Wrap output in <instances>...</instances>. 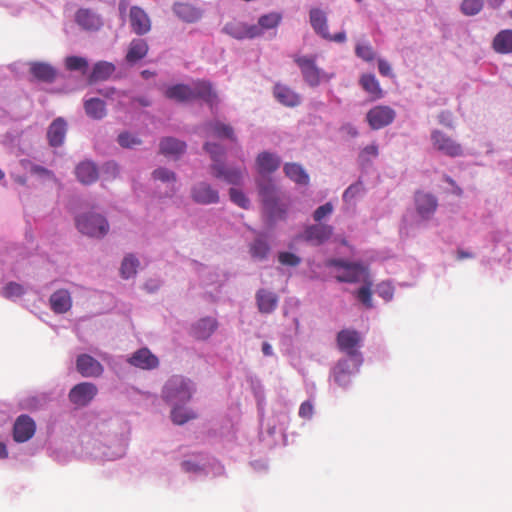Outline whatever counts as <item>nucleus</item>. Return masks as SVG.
I'll return each mask as SVG.
<instances>
[{
	"label": "nucleus",
	"instance_id": "f257e3e1",
	"mask_svg": "<svg viewBox=\"0 0 512 512\" xmlns=\"http://www.w3.org/2000/svg\"><path fill=\"white\" fill-rule=\"evenodd\" d=\"M259 195L272 223L286 218L290 200L279 191L271 179L259 183Z\"/></svg>",
	"mask_w": 512,
	"mask_h": 512
},
{
	"label": "nucleus",
	"instance_id": "f03ea898",
	"mask_svg": "<svg viewBox=\"0 0 512 512\" xmlns=\"http://www.w3.org/2000/svg\"><path fill=\"white\" fill-rule=\"evenodd\" d=\"M293 60L300 69L304 82L310 87H317L333 77V74H328L317 66V55H294Z\"/></svg>",
	"mask_w": 512,
	"mask_h": 512
},
{
	"label": "nucleus",
	"instance_id": "7ed1b4c3",
	"mask_svg": "<svg viewBox=\"0 0 512 512\" xmlns=\"http://www.w3.org/2000/svg\"><path fill=\"white\" fill-rule=\"evenodd\" d=\"M194 385L191 380L182 376L171 377L163 388L164 399L172 404L186 403L192 398Z\"/></svg>",
	"mask_w": 512,
	"mask_h": 512
},
{
	"label": "nucleus",
	"instance_id": "20e7f679",
	"mask_svg": "<svg viewBox=\"0 0 512 512\" xmlns=\"http://www.w3.org/2000/svg\"><path fill=\"white\" fill-rule=\"evenodd\" d=\"M326 265L335 267L339 271L335 276L339 282L356 283L368 277L367 268L360 263L330 259L326 262Z\"/></svg>",
	"mask_w": 512,
	"mask_h": 512
},
{
	"label": "nucleus",
	"instance_id": "39448f33",
	"mask_svg": "<svg viewBox=\"0 0 512 512\" xmlns=\"http://www.w3.org/2000/svg\"><path fill=\"white\" fill-rule=\"evenodd\" d=\"M78 230L85 235L101 238L109 231V224L105 217L96 213H88L76 219Z\"/></svg>",
	"mask_w": 512,
	"mask_h": 512
},
{
	"label": "nucleus",
	"instance_id": "423d86ee",
	"mask_svg": "<svg viewBox=\"0 0 512 512\" xmlns=\"http://www.w3.org/2000/svg\"><path fill=\"white\" fill-rule=\"evenodd\" d=\"M431 141L433 147L437 151L449 157H458L463 154L461 144L456 142L452 137L443 131L433 130L431 133Z\"/></svg>",
	"mask_w": 512,
	"mask_h": 512
},
{
	"label": "nucleus",
	"instance_id": "0eeeda50",
	"mask_svg": "<svg viewBox=\"0 0 512 512\" xmlns=\"http://www.w3.org/2000/svg\"><path fill=\"white\" fill-rule=\"evenodd\" d=\"M395 116V111L389 106L378 105L367 112L366 120L373 130H379L390 125Z\"/></svg>",
	"mask_w": 512,
	"mask_h": 512
},
{
	"label": "nucleus",
	"instance_id": "6e6552de",
	"mask_svg": "<svg viewBox=\"0 0 512 512\" xmlns=\"http://www.w3.org/2000/svg\"><path fill=\"white\" fill-rule=\"evenodd\" d=\"M98 389L90 382H82L75 385L69 392V400L79 407L88 405L96 396Z\"/></svg>",
	"mask_w": 512,
	"mask_h": 512
},
{
	"label": "nucleus",
	"instance_id": "1a4fd4ad",
	"mask_svg": "<svg viewBox=\"0 0 512 512\" xmlns=\"http://www.w3.org/2000/svg\"><path fill=\"white\" fill-rule=\"evenodd\" d=\"M332 234V226L318 223L307 226L303 232L302 238L305 241L318 246L328 241Z\"/></svg>",
	"mask_w": 512,
	"mask_h": 512
},
{
	"label": "nucleus",
	"instance_id": "9d476101",
	"mask_svg": "<svg viewBox=\"0 0 512 512\" xmlns=\"http://www.w3.org/2000/svg\"><path fill=\"white\" fill-rule=\"evenodd\" d=\"M191 198L201 205L216 204L219 202V193L210 184L200 182L192 187Z\"/></svg>",
	"mask_w": 512,
	"mask_h": 512
},
{
	"label": "nucleus",
	"instance_id": "9b49d317",
	"mask_svg": "<svg viewBox=\"0 0 512 512\" xmlns=\"http://www.w3.org/2000/svg\"><path fill=\"white\" fill-rule=\"evenodd\" d=\"M127 362L136 368L142 370H152L159 366V359L148 348H140L135 351Z\"/></svg>",
	"mask_w": 512,
	"mask_h": 512
},
{
	"label": "nucleus",
	"instance_id": "f8f14e48",
	"mask_svg": "<svg viewBox=\"0 0 512 512\" xmlns=\"http://www.w3.org/2000/svg\"><path fill=\"white\" fill-rule=\"evenodd\" d=\"M76 369L83 377H100L104 372L103 365L88 354H81L76 359Z\"/></svg>",
	"mask_w": 512,
	"mask_h": 512
},
{
	"label": "nucleus",
	"instance_id": "ddd939ff",
	"mask_svg": "<svg viewBox=\"0 0 512 512\" xmlns=\"http://www.w3.org/2000/svg\"><path fill=\"white\" fill-rule=\"evenodd\" d=\"M36 425L28 415H20L13 427V438L16 442H26L35 434Z\"/></svg>",
	"mask_w": 512,
	"mask_h": 512
},
{
	"label": "nucleus",
	"instance_id": "4468645a",
	"mask_svg": "<svg viewBox=\"0 0 512 512\" xmlns=\"http://www.w3.org/2000/svg\"><path fill=\"white\" fill-rule=\"evenodd\" d=\"M191 87L193 88V100L202 99L211 109L218 105V96L209 81L198 80Z\"/></svg>",
	"mask_w": 512,
	"mask_h": 512
},
{
	"label": "nucleus",
	"instance_id": "2eb2a0df",
	"mask_svg": "<svg viewBox=\"0 0 512 512\" xmlns=\"http://www.w3.org/2000/svg\"><path fill=\"white\" fill-rule=\"evenodd\" d=\"M360 334L355 330L344 329L337 335V345L341 351L348 355H355L356 348L360 344Z\"/></svg>",
	"mask_w": 512,
	"mask_h": 512
},
{
	"label": "nucleus",
	"instance_id": "dca6fc26",
	"mask_svg": "<svg viewBox=\"0 0 512 512\" xmlns=\"http://www.w3.org/2000/svg\"><path fill=\"white\" fill-rule=\"evenodd\" d=\"M276 100L284 106L295 107L301 103V97L287 85L276 83L273 88Z\"/></svg>",
	"mask_w": 512,
	"mask_h": 512
},
{
	"label": "nucleus",
	"instance_id": "f3484780",
	"mask_svg": "<svg viewBox=\"0 0 512 512\" xmlns=\"http://www.w3.org/2000/svg\"><path fill=\"white\" fill-rule=\"evenodd\" d=\"M415 205L418 214L424 219H429L436 211L438 203L433 195L418 192L415 195Z\"/></svg>",
	"mask_w": 512,
	"mask_h": 512
},
{
	"label": "nucleus",
	"instance_id": "a211bd4d",
	"mask_svg": "<svg viewBox=\"0 0 512 512\" xmlns=\"http://www.w3.org/2000/svg\"><path fill=\"white\" fill-rule=\"evenodd\" d=\"M75 20L77 24L85 30H98L103 25L101 16L91 9H79L76 12Z\"/></svg>",
	"mask_w": 512,
	"mask_h": 512
},
{
	"label": "nucleus",
	"instance_id": "6ab92c4d",
	"mask_svg": "<svg viewBox=\"0 0 512 512\" xmlns=\"http://www.w3.org/2000/svg\"><path fill=\"white\" fill-rule=\"evenodd\" d=\"M212 175L217 179H223L229 184L237 185L241 182L244 170L240 168H226L224 164H212Z\"/></svg>",
	"mask_w": 512,
	"mask_h": 512
},
{
	"label": "nucleus",
	"instance_id": "aec40b11",
	"mask_svg": "<svg viewBox=\"0 0 512 512\" xmlns=\"http://www.w3.org/2000/svg\"><path fill=\"white\" fill-rule=\"evenodd\" d=\"M50 307L54 313L64 314L72 307V298L70 292L66 289L55 291L49 299Z\"/></svg>",
	"mask_w": 512,
	"mask_h": 512
},
{
	"label": "nucleus",
	"instance_id": "412c9836",
	"mask_svg": "<svg viewBox=\"0 0 512 512\" xmlns=\"http://www.w3.org/2000/svg\"><path fill=\"white\" fill-rule=\"evenodd\" d=\"M310 24L314 32L320 37H329L328 19L326 13L319 8H312L309 12Z\"/></svg>",
	"mask_w": 512,
	"mask_h": 512
},
{
	"label": "nucleus",
	"instance_id": "4be33fe9",
	"mask_svg": "<svg viewBox=\"0 0 512 512\" xmlns=\"http://www.w3.org/2000/svg\"><path fill=\"white\" fill-rule=\"evenodd\" d=\"M218 322L215 318L204 317L192 327V335L199 340L208 339L217 329Z\"/></svg>",
	"mask_w": 512,
	"mask_h": 512
},
{
	"label": "nucleus",
	"instance_id": "5701e85b",
	"mask_svg": "<svg viewBox=\"0 0 512 512\" xmlns=\"http://www.w3.org/2000/svg\"><path fill=\"white\" fill-rule=\"evenodd\" d=\"M130 24L133 31L138 35L146 34L150 30V20L147 14L139 7L131 8Z\"/></svg>",
	"mask_w": 512,
	"mask_h": 512
},
{
	"label": "nucleus",
	"instance_id": "b1692460",
	"mask_svg": "<svg viewBox=\"0 0 512 512\" xmlns=\"http://www.w3.org/2000/svg\"><path fill=\"white\" fill-rule=\"evenodd\" d=\"M75 174L79 182L84 185L94 183L98 179L97 166L91 161H83L75 168Z\"/></svg>",
	"mask_w": 512,
	"mask_h": 512
},
{
	"label": "nucleus",
	"instance_id": "393cba45",
	"mask_svg": "<svg viewBox=\"0 0 512 512\" xmlns=\"http://www.w3.org/2000/svg\"><path fill=\"white\" fill-rule=\"evenodd\" d=\"M258 310L263 314L272 313L278 305V296L266 289H260L256 293Z\"/></svg>",
	"mask_w": 512,
	"mask_h": 512
},
{
	"label": "nucleus",
	"instance_id": "a878e982",
	"mask_svg": "<svg viewBox=\"0 0 512 512\" xmlns=\"http://www.w3.org/2000/svg\"><path fill=\"white\" fill-rule=\"evenodd\" d=\"M67 131V124L62 118L55 119L49 126L47 137L49 144L53 147H59L63 144Z\"/></svg>",
	"mask_w": 512,
	"mask_h": 512
},
{
	"label": "nucleus",
	"instance_id": "bb28decb",
	"mask_svg": "<svg viewBox=\"0 0 512 512\" xmlns=\"http://www.w3.org/2000/svg\"><path fill=\"white\" fill-rule=\"evenodd\" d=\"M207 136H213L217 138H228L233 142H236L233 128L220 121H213L205 124L204 126Z\"/></svg>",
	"mask_w": 512,
	"mask_h": 512
},
{
	"label": "nucleus",
	"instance_id": "cd10ccee",
	"mask_svg": "<svg viewBox=\"0 0 512 512\" xmlns=\"http://www.w3.org/2000/svg\"><path fill=\"white\" fill-rule=\"evenodd\" d=\"M30 73L39 81L51 83L55 80L57 72L50 64L43 62L30 63Z\"/></svg>",
	"mask_w": 512,
	"mask_h": 512
},
{
	"label": "nucleus",
	"instance_id": "c85d7f7f",
	"mask_svg": "<svg viewBox=\"0 0 512 512\" xmlns=\"http://www.w3.org/2000/svg\"><path fill=\"white\" fill-rule=\"evenodd\" d=\"M164 95L177 102H188L193 100V88L186 84H176L168 87Z\"/></svg>",
	"mask_w": 512,
	"mask_h": 512
},
{
	"label": "nucleus",
	"instance_id": "c756f323",
	"mask_svg": "<svg viewBox=\"0 0 512 512\" xmlns=\"http://www.w3.org/2000/svg\"><path fill=\"white\" fill-rule=\"evenodd\" d=\"M257 168L260 174L272 173L280 166V159L269 152H262L256 159Z\"/></svg>",
	"mask_w": 512,
	"mask_h": 512
},
{
	"label": "nucleus",
	"instance_id": "7c9ffc66",
	"mask_svg": "<svg viewBox=\"0 0 512 512\" xmlns=\"http://www.w3.org/2000/svg\"><path fill=\"white\" fill-rule=\"evenodd\" d=\"M160 152L165 156H179L184 153L186 144L173 137H166L160 141Z\"/></svg>",
	"mask_w": 512,
	"mask_h": 512
},
{
	"label": "nucleus",
	"instance_id": "2f4dec72",
	"mask_svg": "<svg viewBox=\"0 0 512 512\" xmlns=\"http://www.w3.org/2000/svg\"><path fill=\"white\" fill-rule=\"evenodd\" d=\"M114 72V64L106 61H99L93 66V70L89 76V82L94 83L107 80Z\"/></svg>",
	"mask_w": 512,
	"mask_h": 512
},
{
	"label": "nucleus",
	"instance_id": "473e14b6",
	"mask_svg": "<svg viewBox=\"0 0 512 512\" xmlns=\"http://www.w3.org/2000/svg\"><path fill=\"white\" fill-rule=\"evenodd\" d=\"M493 49L500 54L512 53V30H502L493 39Z\"/></svg>",
	"mask_w": 512,
	"mask_h": 512
},
{
	"label": "nucleus",
	"instance_id": "72a5a7b5",
	"mask_svg": "<svg viewBox=\"0 0 512 512\" xmlns=\"http://www.w3.org/2000/svg\"><path fill=\"white\" fill-rule=\"evenodd\" d=\"M173 11L185 22H195L201 17L200 10L189 3H176Z\"/></svg>",
	"mask_w": 512,
	"mask_h": 512
},
{
	"label": "nucleus",
	"instance_id": "f704fd0d",
	"mask_svg": "<svg viewBox=\"0 0 512 512\" xmlns=\"http://www.w3.org/2000/svg\"><path fill=\"white\" fill-rule=\"evenodd\" d=\"M86 114L93 119H102L106 116L105 102L99 98H90L84 102Z\"/></svg>",
	"mask_w": 512,
	"mask_h": 512
},
{
	"label": "nucleus",
	"instance_id": "c9c22d12",
	"mask_svg": "<svg viewBox=\"0 0 512 512\" xmlns=\"http://www.w3.org/2000/svg\"><path fill=\"white\" fill-rule=\"evenodd\" d=\"M284 173L288 178L297 184L306 185L309 182L308 174L305 172L302 166L297 163H286L284 165Z\"/></svg>",
	"mask_w": 512,
	"mask_h": 512
},
{
	"label": "nucleus",
	"instance_id": "e433bc0d",
	"mask_svg": "<svg viewBox=\"0 0 512 512\" xmlns=\"http://www.w3.org/2000/svg\"><path fill=\"white\" fill-rule=\"evenodd\" d=\"M148 52V45L143 39H134L129 45V49L126 55L128 62H136L146 56Z\"/></svg>",
	"mask_w": 512,
	"mask_h": 512
},
{
	"label": "nucleus",
	"instance_id": "4c0bfd02",
	"mask_svg": "<svg viewBox=\"0 0 512 512\" xmlns=\"http://www.w3.org/2000/svg\"><path fill=\"white\" fill-rule=\"evenodd\" d=\"M360 84L362 88L372 96L373 99H379L382 97V89L378 80L373 74L362 75L360 78Z\"/></svg>",
	"mask_w": 512,
	"mask_h": 512
},
{
	"label": "nucleus",
	"instance_id": "58836bf2",
	"mask_svg": "<svg viewBox=\"0 0 512 512\" xmlns=\"http://www.w3.org/2000/svg\"><path fill=\"white\" fill-rule=\"evenodd\" d=\"M197 418V413L192 409L183 408L178 405H173L171 410V420L176 425H183L190 420Z\"/></svg>",
	"mask_w": 512,
	"mask_h": 512
},
{
	"label": "nucleus",
	"instance_id": "ea45409f",
	"mask_svg": "<svg viewBox=\"0 0 512 512\" xmlns=\"http://www.w3.org/2000/svg\"><path fill=\"white\" fill-rule=\"evenodd\" d=\"M139 261L132 254L127 255L121 264L120 273L125 279L133 277L137 273Z\"/></svg>",
	"mask_w": 512,
	"mask_h": 512
},
{
	"label": "nucleus",
	"instance_id": "a19ab883",
	"mask_svg": "<svg viewBox=\"0 0 512 512\" xmlns=\"http://www.w3.org/2000/svg\"><path fill=\"white\" fill-rule=\"evenodd\" d=\"M379 155L378 145L373 143L365 146L358 155V162L362 167H366L372 163V160Z\"/></svg>",
	"mask_w": 512,
	"mask_h": 512
},
{
	"label": "nucleus",
	"instance_id": "79ce46f5",
	"mask_svg": "<svg viewBox=\"0 0 512 512\" xmlns=\"http://www.w3.org/2000/svg\"><path fill=\"white\" fill-rule=\"evenodd\" d=\"M282 21V14L279 12H271L265 15H262L258 19V24L261 30H269L276 28Z\"/></svg>",
	"mask_w": 512,
	"mask_h": 512
},
{
	"label": "nucleus",
	"instance_id": "37998d69",
	"mask_svg": "<svg viewBox=\"0 0 512 512\" xmlns=\"http://www.w3.org/2000/svg\"><path fill=\"white\" fill-rule=\"evenodd\" d=\"M270 247L268 243L262 239L257 238L250 246L251 256L258 260H263L267 257Z\"/></svg>",
	"mask_w": 512,
	"mask_h": 512
},
{
	"label": "nucleus",
	"instance_id": "c03bdc74",
	"mask_svg": "<svg viewBox=\"0 0 512 512\" xmlns=\"http://www.w3.org/2000/svg\"><path fill=\"white\" fill-rule=\"evenodd\" d=\"M65 67L69 71H82L85 73L88 68V61L83 57L69 56L65 59Z\"/></svg>",
	"mask_w": 512,
	"mask_h": 512
},
{
	"label": "nucleus",
	"instance_id": "a18cd8bd",
	"mask_svg": "<svg viewBox=\"0 0 512 512\" xmlns=\"http://www.w3.org/2000/svg\"><path fill=\"white\" fill-rule=\"evenodd\" d=\"M204 149L209 153L213 164H222V158L225 154V150L221 145L207 142L204 145Z\"/></svg>",
	"mask_w": 512,
	"mask_h": 512
},
{
	"label": "nucleus",
	"instance_id": "49530a36",
	"mask_svg": "<svg viewBox=\"0 0 512 512\" xmlns=\"http://www.w3.org/2000/svg\"><path fill=\"white\" fill-rule=\"evenodd\" d=\"M483 8V0H464L461 4V11L467 16L478 14Z\"/></svg>",
	"mask_w": 512,
	"mask_h": 512
},
{
	"label": "nucleus",
	"instance_id": "de8ad7c7",
	"mask_svg": "<svg viewBox=\"0 0 512 512\" xmlns=\"http://www.w3.org/2000/svg\"><path fill=\"white\" fill-rule=\"evenodd\" d=\"M245 23L230 22L224 27V31L236 39L245 38Z\"/></svg>",
	"mask_w": 512,
	"mask_h": 512
},
{
	"label": "nucleus",
	"instance_id": "09e8293b",
	"mask_svg": "<svg viewBox=\"0 0 512 512\" xmlns=\"http://www.w3.org/2000/svg\"><path fill=\"white\" fill-rule=\"evenodd\" d=\"M229 195L231 201L238 205L239 207L244 209H247L249 207L250 201L241 190L231 188L229 190Z\"/></svg>",
	"mask_w": 512,
	"mask_h": 512
},
{
	"label": "nucleus",
	"instance_id": "8fccbe9b",
	"mask_svg": "<svg viewBox=\"0 0 512 512\" xmlns=\"http://www.w3.org/2000/svg\"><path fill=\"white\" fill-rule=\"evenodd\" d=\"M23 164L30 165L29 169L32 174L37 175L41 178H46L49 180L56 181V177L51 170H48L47 168L40 166V165L32 164L29 161H23Z\"/></svg>",
	"mask_w": 512,
	"mask_h": 512
},
{
	"label": "nucleus",
	"instance_id": "3c124183",
	"mask_svg": "<svg viewBox=\"0 0 512 512\" xmlns=\"http://www.w3.org/2000/svg\"><path fill=\"white\" fill-rule=\"evenodd\" d=\"M356 55L364 61L370 62L374 59L375 53L370 45L357 44L355 48Z\"/></svg>",
	"mask_w": 512,
	"mask_h": 512
},
{
	"label": "nucleus",
	"instance_id": "603ef678",
	"mask_svg": "<svg viewBox=\"0 0 512 512\" xmlns=\"http://www.w3.org/2000/svg\"><path fill=\"white\" fill-rule=\"evenodd\" d=\"M357 298L361 301L367 308L372 307V292H371V284L362 286L357 291Z\"/></svg>",
	"mask_w": 512,
	"mask_h": 512
},
{
	"label": "nucleus",
	"instance_id": "864d4df0",
	"mask_svg": "<svg viewBox=\"0 0 512 512\" xmlns=\"http://www.w3.org/2000/svg\"><path fill=\"white\" fill-rule=\"evenodd\" d=\"M333 212V205L330 202L325 203L318 207L313 213V219L316 222H321L325 217L331 215Z\"/></svg>",
	"mask_w": 512,
	"mask_h": 512
},
{
	"label": "nucleus",
	"instance_id": "5fc2aeb1",
	"mask_svg": "<svg viewBox=\"0 0 512 512\" xmlns=\"http://www.w3.org/2000/svg\"><path fill=\"white\" fill-rule=\"evenodd\" d=\"M154 179L160 180L162 182H175L176 175L174 172L166 169V168H158L153 172Z\"/></svg>",
	"mask_w": 512,
	"mask_h": 512
},
{
	"label": "nucleus",
	"instance_id": "6e6d98bb",
	"mask_svg": "<svg viewBox=\"0 0 512 512\" xmlns=\"http://www.w3.org/2000/svg\"><path fill=\"white\" fill-rule=\"evenodd\" d=\"M24 293L23 287L18 284L11 282L4 287L3 294L6 298L19 297Z\"/></svg>",
	"mask_w": 512,
	"mask_h": 512
},
{
	"label": "nucleus",
	"instance_id": "4d7b16f0",
	"mask_svg": "<svg viewBox=\"0 0 512 512\" xmlns=\"http://www.w3.org/2000/svg\"><path fill=\"white\" fill-rule=\"evenodd\" d=\"M118 143L124 148H131L140 144L141 141L130 133L124 132L118 136Z\"/></svg>",
	"mask_w": 512,
	"mask_h": 512
},
{
	"label": "nucleus",
	"instance_id": "13d9d810",
	"mask_svg": "<svg viewBox=\"0 0 512 512\" xmlns=\"http://www.w3.org/2000/svg\"><path fill=\"white\" fill-rule=\"evenodd\" d=\"M278 260L282 265L287 266H297L301 262L298 256L290 252H281L278 256Z\"/></svg>",
	"mask_w": 512,
	"mask_h": 512
},
{
	"label": "nucleus",
	"instance_id": "bf43d9fd",
	"mask_svg": "<svg viewBox=\"0 0 512 512\" xmlns=\"http://www.w3.org/2000/svg\"><path fill=\"white\" fill-rule=\"evenodd\" d=\"M334 379L340 386H345L350 382V375L339 364L334 370Z\"/></svg>",
	"mask_w": 512,
	"mask_h": 512
},
{
	"label": "nucleus",
	"instance_id": "052dcab7",
	"mask_svg": "<svg viewBox=\"0 0 512 512\" xmlns=\"http://www.w3.org/2000/svg\"><path fill=\"white\" fill-rule=\"evenodd\" d=\"M377 293L384 300L389 301L393 297L394 289L389 283H381L377 286Z\"/></svg>",
	"mask_w": 512,
	"mask_h": 512
},
{
	"label": "nucleus",
	"instance_id": "680f3d73",
	"mask_svg": "<svg viewBox=\"0 0 512 512\" xmlns=\"http://www.w3.org/2000/svg\"><path fill=\"white\" fill-rule=\"evenodd\" d=\"M314 408L310 401H305L300 405L299 416L304 419H310L313 415Z\"/></svg>",
	"mask_w": 512,
	"mask_h": 512
},
{
	"label": "nucleus",
	"instance_id": "e2e57ef3",
	"mask_svg": "<svg viewBox=\"0 0 512 512\" xmlns=\"http://www.w3.org/2000/svg\"><path fill=\"white\" fill-rule=\"evenodd\" d=\"M363 190V186L362 184L359 182V183H355V184H352L350 185L344 192L343 194V198L345 200H348V199H352L354 198L357 194H359L361 191Z\"/></svg>",
	"mask_w": 512,
	"mask_h": 512
},
{
	"label": "nucleus",
	"instance_id": "0e129e2a",
	"mask_svg": "<svg viewBox=\"0 0 512 512\" xmlns=\"http://www.w3.org/2000/svg\"><path fill=\"white\" fill-rule=\"evenodd\" d=\"M245 38H256L263 34L259 24L247 25L245 24Z\"/></svg>",
	"mask_w": 512,
	"mask_h": 512
},
{
	"label": "nucleus",
	"instance_id": "69168bd1",
	"mask_svg": "<svg viewBox=\"0 0 512 512\" xmlns=\"http://www.w3.org/2000/svg\"><path fill=\"white\" fill-rule=\"evenodd\" d=\"M346 38V33L344 31L338 32L336 34H331L329 32V37H323V39L327 41L336 43H344L346 41Z\"/></svg>",
	"mask_w": 512,
	"mask_h": 512
},
{
	"label": "nucleus",
	"instance_id": "338daca9",
	"mask_svg": "<svg viewBox=\"0 0 512 512\" xmlns=\"http://www.w3.org/2000/svg\"><path fill=\"white\" fill-rule=\"evenodd\" d=\"M378 69L381 75L390 76L392 73L390 64L383 59H379L378 61Z\"/></svg>",
	"mask_w": 512,
	"mask_h": 512
},
{
	"label": "nucleus",
	"instance_id": "774afa93",
	"mask_svg": "<svg viewBox=\"0 0 512 512\" xmlns=\"http://www.w3.org/2000/svg\"><path fill=\"white\" fill-rule=\"evenodd\" d=\"M181 467L185 472H196L199 470V466L191 461H183Z\"/></svg>",
	"mask_w": 512,
	"mask_h": 512
}]
</instances>
